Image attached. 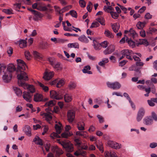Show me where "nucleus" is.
<instances>
[{
	"instance_id": "1",
	"label": "nucleus",
	"mask_w": 157,
	"mask_h": 157,
	"mask_svg": "<svg viewBox=\"0 0 157 157\" xmlns=\"http://www.w3.org/2000/svg\"><path fill=\"white\" fill-rule=\"evenodd\" d=\"M17 77L18 79V84L19 86L22 87L24 89H27L30 93H33L35 91L34 86L32 85H29L25 82L28 80V76L25 70L26 64L21 59H17Z\"/></svg>"
},
{
	"instance_id": "2",
	"label": "nucleus",
	"mask_w": 157,
	"mask_h": 157,
	"mask_svg": "<svg viewBox=\"0 0 157 157\" xmlns=\"http://www.w3.org/2000/svg\"><path fill=\"white\" fill-rule=\"evenodd\" d=\"M6 67L4 64H0V74L3 73L2 79L3 81L6 83L9 82L12 78V74L6 72Z\"/></svg>"
},
{
	"instance_id": "3",
	"label": "nucleus",
	"mask_w": 157,
	"mask_h": 157,
	"mask_svg": "<svg viewBox=\"0 0 157 157\" xmlns=\"http://www.w3.org/2000/svg\"><path fill=\"white\" fill-rule=\"evenodd\" d=\"M60 144L67 151L69 152H72L73 150V145L69 143H66L62 141L60 142Z\"/></svg>"
},
{
	"instance_id": "4",
	"label": "nucleus",
	"mask_w": 157,
	"mask_h": 157,
	"mask_svg": "<svg viewBox=\"0 0 157 157\" xmlns=\"http://www.w3.org/2000/svg\"><path fill=\"white\" fill-rule=\"evenodd\" d=\"M107 85L108 87L114 90L119 89L121 86V84L117 82H107Z\"/></svg>"
},
{
	"instance_id": "5",
	"label": "nucleus",
	"mask_w": 157,
	"mask_h": 157,
	"mask_svg": "<svg viewBox=\"0 0 157 157\" xmlns=\"http://www.w3.org/2000/svg\"><path fill=\"white\" fill-rule=\"evenodd\" d=\"M75 112L73 110L68 111L67 113V120L70 123H72L74 120Z\"/></svg>"
},
{
	"instance_id": "6",
	"label": "nucleus",
	"mask_w": 157,
	"mask_h": 157,
	"mask_svg": "<svg viewBox=\"0 0 157 157\" xmlns=\"http://www.w3.org/2000/svg\"><path fill=\"white\" fill-rule=\"evenodd\" d=\"M50 95L51 97L54 99L57 100L62 99L63 98V96L60 94L59 92L54 90H52L50 91Z\"/></svg>"
},
{
	"instance_id": "7",
	"label": "nucleus",
	"mask_w": 157,
	"mask_h": 157,
	"mask_svg": "<svg viewBox=\"0 0 157 157\" xmlns=\"http://www.w3.org/2000/svg\"><path fill=\"white\" fill-rule=\"evenodd\" d=\"M82 150H79L75 152L74 155L77 156L80 155L84 156L86 154V152L82 150H88V147L86 145H82L81 146Z\"/></svg>"
},
{
	"instance_id": "8",
	"label": "nucleus",
	"mask_w": 157,
	"mask_h": 157,
	"mask_svg": "<svg viewBox=\"0 0 157 157\" xmlns=\"http://www.w3.org/2000/svg\"><path fill=\"white\" fill-rule=\"evenodd\" d=\"M121 53L122 55H124L127 58L130 60H132L133 59V57H132V52L131 50L128 49L124 50L121 51Z\"/></svg>"
},
{
	"instance_id": "9",
	"label": "nucleus",
	"mask_w": 157,
	"mask_h": 157,
	"mask_svg": "<svg viewBox=\"0 0 157 157\" xmlns=\"http://www.w3.org/2000/svg\"><path fill=\"white\" fill-rule=\"evenodd\" d=\"M107 144L109 147L115 149H119L121 147V144L113 141H108Z\"/></svg>"
},
{
	"instance_id": "10",
	"label": "nucleus",
	"mask_w": 157,
	"mask_h": 157,
	"mask_svg": "<svg viewBox=\"0 0 157 157\" xmlns=\"http://www.w3.org/2000/svg\"><path fill=\"white\" fill-rule=\"evenodd\" d=\"M51 151L56 153V155L59 156L63 154V152L62 150L59 148L57 146H52L51 147Z\"/></svg>"
},
{
	"instance_id": "11",
	"label": "nucleus",
	"mask_w": 157,
	"mask_h": 157,
	"mask_svg": "<svg viewBox=\"0 0 157 157\" xmlns=\"http://www.w3.org/2000/svg\"><path fill=\"white\" fill-rule=\"evenodd\" d=\"M48 100L47 98L43 99V95L39 94H36L34 95V100L36 102L46 101Z\"/></svg>"
},
{
	"instance_id": "12",
	"label": "nucleus",
	"mask_w": 157,
	"mask_h": 157,
	"mask_svg": "<svg viewBox=\"0 0 157 157\" xmlns=\"http://www.w3.org/2000/svg\"><path fill=\"white\" fill-rule=\"evenodd\" d=\"M143 123L147 125H150L153 124V120L151 116H148L144 118Z\"/></svg>"
},
{
	"instance_id": "13",
	"label": "nucleus",
	"mask_w": 157,
	"mask_h": 157,
	"mask_svg": "<svg viewBox=\"0 0 157 157\" xmlns=\"http://www.w3.org/2000/svg\"><path fill=\"white\" fill-rule=\"evenodd\" d=\"M133 58L135 61H136V64L132 65L129 68L128 70L130 71H134L136 72L137 71V57L136 55L133 56Z\"/></svg>"
},
{
	"instance_id": "14",
	"label": "nucleus",
	"mask_w": 157,
	"mask_h": 157,
	"mask_svg": "<svg viewBox=\"0 0 157 157\" xmlns=\"http://www.w3.org/2000/svg\"><path fill=\"white\" fill-rule=\"evenodd\" d=\"M32 96L31 94L29 92L25 91L23 92V98L28 102H30L31 100Z\"/></svg>"
},
{
	"instance_id": "15",
	"label": "nucleus",
	"mask_w": 157,
	"mask_h": 157,
	"mask_svg": "<svg viewBox=\"0 0 157 157\" xmlns=\"http://www.w3.org/2000/svg\"><path fill=\"white\" fill-rule=\"evenodd\" d=\"M115 50V47L114 45H111L109 46L103 52L104 54L106 55L111 54Z\"/></svg>"
},
{
	"instance_id": "16",
	"label": "nucleus",
	"mask_w": 157,
	"mask_h": 157,
	"mask_svg": "<svg viewBox=\"0 0 157 157\" xmlns=\"http://www.w3.org/2000/svg\"><path fill=\"white\" fill-rule=\"evenodd\" d=\"M16 68L12 64H10L7 66L6 72L12 74V73L16 71Z\"/></svg>"
},
{
	"instance_id": "17",
	"label": "nucleus",
	"mask_w": 157,
	"mask_h": 157,
	"mask_svg": "<svg viewBox=\"0 0 157 157\" xmlns=\"http://www.w3.org/2000/svg\"><path fill=\"white\" fill-rule=\"evenodd\" d=\"M54 74L53 72H46L45 73L43 78L45 80H49L52 78Z\"/></svg>"
},
{
	"instance_id": "18",
	"label": "nucleus",
	"mask_w": 157,
	"mask_h": 157,
	"mask_svg": "<svg viewBox=\"0 0 157 157\" xmlns=\"http://www.w3.org/2000/svg\"><path fill=\"white\" fill-rule=\"evenodd\" d=\"M125 34H128L130 36L132 37L133 39L135 38V36L137 33L133 28H131L129 31L125 30L124 31Z\"/></svg>"
},
{
	"instance_id": "19",
	"label": "nucleus",
	"mask_w": 157,
	"mask_h": 157,
	"mask_svg": "<svg viewBox=\"0 0 157 157\" xmlns=\"http://www.w3.org/2000/svg\"><path fill=\"white\" fill-rule=\"evenodd\" d=\"M145 113L144 109L142 108H140L138 111V121H140L144 116Z\"/></svg>"
},
{
	"instance_id": "20",
	"label": "nucleus",
	"mask_w": 157,
	"mask_h": 157,
	"mask_svg": "<svg viewBox=\"0 0 157 157\" xmlns=\"http://www.w3.org/2000/svg\"><path fill=\"white\" fill-rule=\"evenodd\" d=\"M23 130L27 135L29 136H31V129L29 126H25L23 128Z\"/></svg>"
},
{
	"instance_id": "21",
	"label": "nucleus",
	"mask_w": 157,
	"mask_h": 157,
	"mask_svg": "<svg viewBox=\"0 0 157 157\" xmlns=\"http://www.w3.org/2000/svg\"><path fill=\"white\" fill-rule=\"evenodd\" d=\"M33 14L34 15L33 19L35 21H37L39 18L42 17V14L37 11L35 10Z\"/></svg>"
},
{
	"instance_id": "22",
	"label": "nucleus",
	"mask_w": 157,
	"mask_h": 157,
	"mask_svg": "<svg viewBox=\"0 0 157 157\" xmlns=\"http://www.w3.org/2000/svg\"><path fill=\"white\" fill-rule=\"evenodd\" d=\"M78 40L81 42L85 43H87L89 41V40L84 35L80 36L78 38Z\"/></svg>"
},
{
	"instance_id": "23",
	"label": "nucleus",
	"mask_w": 157,
	"mask_h": 157,
	"mask_svg": "<svg viewBox=\"0 0 157 157\" xmlns=\"http://www.w3.org/2000/svg\"><path fill=\"white\" fill-rule=\"evenodd\" d=\"M33 141L34 142L35 144H39L41 146L43 145V143L42 140L37 136H36L34 138L33 140Z\"/></svg>"
},
{
	"instance_id": "24",
	"label": "nucleus",
	"mask_w": 157,
	"mask_h": 157,
	"mask_svg": "<svg viewBox=\"0 0 157 157\" xmlns=\"http://www.w3.org/2000/svg\"><path fill=\"white\" fill-rule=\"evenodd\" d=\"M33 55L36 59L41 60L43 58V56L41 54L36 51H33Z\"/></svg>"
},
{
	"instance_id": "25",
	"label": "nucleus",
	"mask_w": 157,
	"mask_h": 157,
	"mask_svg": "<svg viewBox=\"0 0 157 157\" xmlns=\"http://www.w3.org/2000/svg\"><path fill=\"white\" fill-rule=\"evenodd\" d=\"M77 125L79 130L82 131L85 129V124L83 122L80 121L78 122L77 123Z\"/></svg>"
},
{
	"instance_id": "26",
	"label": "nucleus",
	"mask_w": 157,
	"mask_h": 157,
	"mask_svg": "<svg viewBox=\"0 0 157 157\" xmlns=\"http://www.w3.org/2000/svg\"><path fill=\"white\" fill-rule=\"evenodd\" d=\"M91 67L89 65H87L84 67L83 69L82 70V72L84 73H87L89 74H92V73L90 71L88 70H90Z\"/></svg>"
},
{
	"instance_id": "27",
	"label": "nucleus",
	"mask_w": 157,
	"mask_h": 157,
	"mask_svg": "<svg viewBox=\"0 0 157 157\" xmlns=\"http://www.w3.org/2000/svg\"><path fill=\"white\" fill-rule=\"evenodd\" d=\"M105 157H117L116 153L113 151H107L105 152Z\"/></svg>"
},
{
	"instance_id": "28",
	"label": "nucleus",
	"mask_w": 157,
	"mask_h": 157,
	"mask_svg": "<svg viewBox=\"0 0 157 157\" xmlns=\"http://www.w3.org/2000/svg\"><path fill=\"white\" fill-rule=\"evenodd\" d=\"M111 26L113 31L115 33L118 32L120 27L119 24L117 23L112 24Z\"/></svg>"
},
{
	"instance_id": "29",
	"label": "nucleus",
	"mask_w": 157,
	"mask_h": 157,
	"mask_svg": "<svg viewBox=\"0 0 157 157\" xmlns=\"http://www.w3.org/2000/svg\"><path fill=\"white\" fill-rule=\"evenodd\" d=\"M19 46L21 48H23L27 45V42L25 40H20L18 42Z\"/></svg>"
},
{
	"instance_id": "30",
	"label": "nucleus",
	"mask_w": 157,
	"mask_h": 157,
	"mask_svg": "<svg viewBox=\"0 0 157 157\" xmlns=\"http://www.w3.org/2000/svg\"><path fill=\"white\" fill-rule=\"evenodd\" d=\"M96 146L100 151H101L102 152H103V144L101 141H97L96 142Z\"/></svg>"
},
{
	"instance_id": "31",
	"label": "nucleus",
	"mask_w": 157,
	"mask_h": 157,
	"mask_svg": "<svg viewBox=\"0 0 157 157\" xmlns=\"http://www.w3.org/2000/svg\"><path fill=\"white\" fill-rule=\"evenodd\" d=\"M56 103V102L55 100H52L46 102L45 103L44 106L46 107H52L55 105Z\"/></svg>"
},
{
	"instance_id": "32",
	"label": "nucleus",
	"mask_w": 157,
	"mask_h": 157,
	"mask_svg": "<svg viewBox=\"0 0 157 157\" xmlns=\"http://www.w3.org/2000/svg\"><path fill=\"white\" fill-rule=\"evenodd\" d=\"M42 115L45 117V119L48 122L50 121L52 119V117L50 113H44Z\"/></svg>"
},
{
	"instance_id": "33",
	"label": "nucleus",
	"mask_w": 157,
	"mask_h": 157,
	"mask_svg": "<svg viewBox=\"0 0 157 157\" xmlns=\"http://www.w3.org/2000/svg\"><path fill=\"white\" fill-rule=\"evenodd\" d=\"M62 124L59 123V124H56L55 125V128L56 132L58 134H60L61 131Z\"/></svg>"
},
{
	"instance_id": "34",
	"label": "nucleus",
	"mask_w": 157,
	"mask_h": 157,
	"mask_svg": "<svg viewBox=\"0 0 157 157\" xmlns=\"http://www.w3.org/2000/svg\"><path fill=\"white\" fill-rule=\"evenodd\" d=\"M104 34L106 36L109 38H113V37L112 33L107 29L105 30Z\"/></svg>"
},
{
	"instance_id": "35",
	"label": "nucleus",
	"mask_w": 157,
	"mask_h": 157,
	"mask_svg": "<svg viewBox=\"0 0 157 157\" xmlns=\"http://www.w3.org/2000/svg\"><path fill=\"white\" fill-rule=\"evenodd\" d=\"M139 44H144L146 46H147L149 45V44L147 40L146 39H139V41L138 42V45Z\"/></svg>"
},
{
	"instance_id": "36",
	"label": "nucleus",
	"mask_w": 157,
	"mask_h": 157,
	"mask_svg": "<svg viewBox=\"0 0 157 157\" xmlns=\"http://www.w3.org/2000/svg\"><path fill=\"white\" fill-rule=\"evenodd\" d=\"M126 42H127L130 46H131L132 48L135 46V42L132 40L129 39L127 37L126 40Z\"/></svg>"
},
{
	"instance_id": "37",
	"label": "nucleus",
	"mask_w": 157,
	"mask_h": 157,
	"mask_svg": "<svg viewBox=\"0 0 157 157\" xmlns=\"http://www.w3.org/2000/svg\"><path fill=\"white\" fill-rule=\"evenodd\" d=\"M13 90L15 92L16 95L18 96H21L22 94L21 90L17 87H14Z\"/></svg>"
},
{
	"instance_id": "38",
	"label": "nucleus",
	"mask_w": 157,
	"mask_h": 157,
	"mask_svg": "<svg viewBox=\"0 0 157 157\" xmlns=\"http://www.w3.org/2000/svg\"><path fill=\"white\" fill-rule=\"evenodd\" d=\"M144 64L143 62H141V60L138 57V73L141 74V71H140L139 70L142 68Z\"/></svg>"
},
{
	"instance_id": "39",
	"label": "nucleus",
	"mask_w": 157,
	"mask_h": 157,
	"mask_svg": "<svg viewBox=\"0 0 157 157\" xmlns=\"http://www.w3.org/2000/svg\"><path fill=\"white\" fill-rule=\"evenodd\" d=\"M64 98L65 102H69L72 100V97L68 94H66L64 96Z\"/></svg>"
},
{
	"instance_id": "40",
	"label": "nucleus",
	"mask_w": 157,
	"mask_h": 157,
	"mask_svg": "<svg viewBox=\"0 0 157 157\" xmlns=\"http://www.w3.org/2000/svg\"><path fill=\"white\" fill-rule=\"evenodd\" d=\"M94 46V48L96 50L100 49L101 48V45L100 44L98 43L96 41H93Z\"/></svg>"
},
{
	"instance_id": "41",
	"label": "nucleus",
	"mask_w": 157,
	"mask_h": 157,
	"mask_svg": "<svg viewBox=\"0 0 157 157\" xmlns=\"http://www.w3.org/2000/svg\"><path fill=\"white\" fill-rule=\"evenodd\" d=\"M68 47L70 48H79V44L77 43H69L68 44Z\"/></svg>"
},
{
	"instance_id": "42",
	"label": "nucleus",
	"mask_w": 157,
	"mask_h": 157,
	"mask_svg": "<svg viewBox=\"0 0 157 157\" xmlns=\"http://www.w3.org/2000/svg\"><path fill=\"white\" fill-rule=\"evenodd\" d=\"M96 20L100 24L102 25H105V20L104 18L102 17H100L96 19Z\"/></svg>"
},
{
	"instance_id": "43",
	"label": "nucleus",
	"mask_w": 157,
	"mask_h": 157,
	"mask_svg": "<svg viewBox=\"0 0 157 157\" xmlns=\"http://www.w3.org/2000/svg\"><path fill=\"white\" fill-rule=\"evenodd\" d=\"M104 10L106 12H107L108 13H109L110 11H109V10H111V11H114V9L111 6H109L107 7L105 6H104L103 7Z\"/></svg>"
},
{
	"instance_id": "44",
	"label": "nucleus",
	"mask_w": 157,
	"mask_h": 157,
	"mask_svg": "<svg viewBox=\"0 0 157 157\" xmlns=\"http://www.w3.org/2000/svg\"><path fill=\"white\" fill-rule=\"evenodd\" d=\"M22 3H16L14 4V7L16 10L19 11V10L20 9L21 4Z\"/></svg>"
},
{
	"instance_id": "45",
	"label": "nucleus",
	"mask_w": 157,
	"mask_h": 157,
	"mask_svg": "<svg viewBox=\"0 0 157 157\" xmlns=\"http://www.w3.org/2000/svg\"><path fill=\"white\" fill-rule=\"evenodd\" d=\"M146 82L147 84H153L152 82L156 84L157 83V79L155 78H153L151 79V81L147 80L146 81Z\"/></svg>"
},
{
	"instance_id": "46",
	"label": "nucleus",
	"mask_w": 157,
	"mask_h": 157,
	"mask_svg": "<svg viewBox=\"0 0 157 157\" xmlns=\"http://www.w3.org/2000/svg\"><path fill=\"white\" fill-rule=\"evenodd\" d=\"M48 47V44L47 43L43 42L40 43L39 45L40 48L44 49H46Z\"/></svg>"
},
{
	"instance_id": "47",
	"label": "nucleus",
	"mask_w": 157,
	"mask_h": 157,
	"mask_svg": "<svg viewBox=\"0 0 157 157\" xmlns=\"http://www.w3.org/2000/svg\"><path fill=\"white\" fill-rule=\"evenodd\" d=\"M64 84V81L63 79H61L58 81L56 84V86L58 88L61 87Z\"/></svg>"
},
{
	"instance_id": "48",
	"label": "nucleus",
	"mask_w": 157,
	"mask_h": 157,
	"mask_svg": "<svg viewBox=\"0 0 157 157\" xmlns=\"http://www.w3.org/2000/svg\"><path fill=\"white\" fill-rule=\"evenodd\" d=\"M39 85L44 91L45 92H47L48 91V86H45L44 84L40 82L39 83Z\"/></svg>"
},
{
	"instance_id": "49",
	"label": "nucleus",
	"mask_w": 157,
	"mask_h": 157,
	"mask_svg": "<svg viewBox=\"0 0 157 157\" xmlns=\"http://www.w3.org/2000/svg\"><path fill=\"white\" fill-rule=\"evenodd\" d=\"M109 13H110L112 17L114 19H117L119 15L116 12L110 11Z\"/></svg>"
},
{
	"instance_id": "50",
	"label": "nucleus",
	"mask_w": 157,
	"mask_h": 157,
	"mask_svg": "<svg viewBox=\"0 0 157 157\" xmlns=\"http://www.w3.org/2000/svg\"><path fill=\"white\" fill-rule=\"evenodd\" d=\"M92 3L90 2H88V5H87L86 7V9L88 12H91L92 8Z\"/></svg>"
},
{
	"instance_id": "51",
	"label": "nucleus",
	"mask_w": 157,
	"mask_h": 157,
	"mask_svg": "<svg viewBox=\"0 0 157 157\" xmlns=\"http://www.w3.org/2000/svg\"><path fill=\"white\" fill-rule=\"evenodd\" d=\"M151 117L153 120L157 122V114L154 111L151 112Z\"/></svg>"
},
{
	"instance_id": "52",
	"label": "nucleus",
	"mask_w": 157,
	"mask_h": 157,
	"mask_svg": "<svg viewBox=\"0 0 157 157\" xmlns=\"http://www.w3.org/2000/svg\"><path fill=\"white\" fill-rule=\"evenodd\" d=\"M153 33H157V29L155 28H150L148 32V33L152 34Z\"/></svg>"
},
{
	"instance_id": "53",
	"label": "nucleus",
	"mask_w": 157,
	"mask_h": 157,
	"mask_svg": "<svg viewBox=\"0 0 157 157\" xmlns=\"http://www.w3.org/2000/svg\"><path fill=\"white\" fill-rule=\"evenodd\" d=\"M13 10L11 9H4L3 10V12L8 14L13 13Z\"/></svg>"
},
{
	"instance_id": "54",
	"label": "nucleus",
	"mask_w": 157,
	"mask_h": 157,
	"mask_svg": "<svg viewBox=\"0 0 157 157\" xmlns=\"http://www.w3.org/2000/svg\"><path fill=\"white\" fill-rule=\"evenodd\" d=\"M145 25V22H138V29H142L144 26Z\"/></svg>"
},
{
	"instance_id": "55",
	"label": "nucleus",
	"mask_w": 157,
	"mask_h": 157,
	"mask_svg": "<svg viewBox=\"0 0 157 157\" xmlns=\"http://www.w3.org/2000/svg\"><path fill=\"white\" fill-rule=\"evenodd\" d=\"M25 58L27 60H29L30 59L31 56L30 52L28 51H26L25 52Z\"/></svg>"
},
{
	"instance_id": "56",
	"label": "nucleus",
	"mask_w": 157,
	"mask_h": 157,
	"mask_svg": "<svg viewBox=\"0 0 157 157\" xmlns=\"http://www.w3.org/2000/svg\"><path fill=\"white\" fill-rule=\"evenodd\" d=\"M52 66L57 70H60L61 69L60 66V63H55L54 65Z\"/></svg>"
},
{
	"instance_id": "57",
	"label": "nucleus",
	"mask_w": 157,
	"mask_h": 157,
	"mask_svg": "<svg viewBox=\"0 0 157 157\" xmlns=\"http://www.w3.org/2000/svg\"><path fill=\"white\" fill-rule=\"evenodd\" d=\"M79 3L81 7L84 8L86 6V3L84 0H79Z\"/></svg>"
},
{
	"instance_id": "58",
	"label": "nucleus",
	"mask_w": 157,
	"mask_h": 157,
	"mask_svg": "<svg viewBox=\"0 0 157 157\" xmlns=\"http://www.w3.org/2000/svg\"><path fill=\"white\" fill-rule=\"evenodd\" d=\"M69 13L71 15L72 17H73L76 18L77 17V13L76 11H75L74 10H71L69 12Z\"/></svg>"
},
{
	"instance_id": "59",
	"label": "nucleus",
	"mask_w": 157,
	"mask_h": 157,
	"mask_svg": "<svg viewBox=\"0 0 157 157\" xmlns=\"http://www.w3.org/2000/svg\"><path fill=\"white\" fill-rule=\"evenodd\" d=\"M72 8V6L71 5L68 6L63 8L62 10V13H63L66 11L68 10L69 9Z\"/></svg>"
},
{
	"instance_id": "60",
	"label": "nucleus",
	"mask_w": 157,
	"mask_h": 157,
	"mask_svg": "<svg viewBox=\"0 0 157 157\" xmlns=\"http://www.w3.org/2000/svg\"><path fill=\"white\" fill-rule=\"evenodd\" d=\"M76 87V84L75 83L73 82H71L69 85V87L70 89H72L75 88Z\"/></svg>"
},
{
	"instance_id": "61",
	"label": "nucleus",
	"mask_w": 157,
	"mask_h": 157,
	"mask_svg": "<svg viewBox=\"0 0 157 157\" xmlns=\"http://www.w3.org/2000/svg\"><path fill=\"white\" fill-rule=\"evenodd\" d=\"M99 26V24L98 22H93L90 26V28H93L94 27H97Z\"/></svg>"
},
{
	"instance_id": "62",
	"label": "nucleus",
	"mask_w": 157,
	"mask_h": 157,
	"mask_svg": "<svg viewBox=\"0 0 157 157\" xmlns=\"http://www.w3.org/2000/svg\"><path fill=\"white\" fill-rule=\"evenodd\" d=\"M152 100V98L150 100H147V103L149 106H154L155 105V104L154 102Z\"/></svg>"
},
{
	"instance_id": "63",
	"label": "nucleus",
	"mask_w": 157,
	"mask_h": 157,
	"mask_svg": "<svg viewBox=\"0 0 157 157\" xmlns=\"http://www.w3.org/2000/svg\"><path fill=\"white\" fill-rule=\"evenodd\" d=\"M97 117L98 119L99 122L100 123H102L104 121V118L101 115H97Z\"/></svg>"
},
{
	"instance_id": "64",
	"label": "nucleus",
	"mask_w": 157,
	"mask_h": 157,
	"mask_svg": "<svg viewBox=\"0 0 157 157\" xmlns=\"http://www.w3.org/2000/svg\"><path fill=\"white\" fill-rule=\"evenodd\" d=\"M101 48H106L108 45V43L107 41H105L100 43Z\"/></svg>"
}]
</instances>
